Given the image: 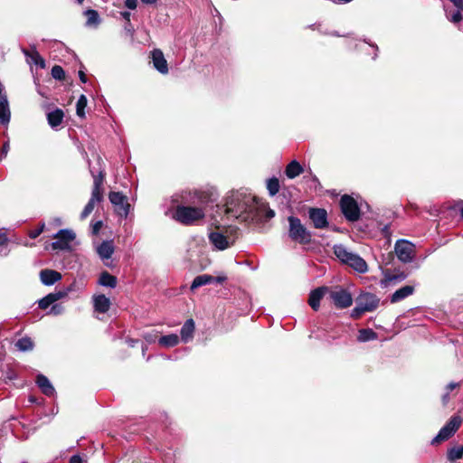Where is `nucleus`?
<instances>
[{
  "mask_svg": "<svg viewBox=\"0 0 463 463\" xmlns=\"http://www.w3.org/2000/svg\"><path fill=\"white\" fill-rule=\"evenodd\" d=\"M459 448H460V450L463 452V445L459 446Z\"/></svg>",
  "mask_w": 463,
  "mask_h": 463,
  "instance_id": "60",
  "label": "nucleus"
},
{
  "mask_svg": "<svg viewBox=\"0 0 463 463\" xmlns=\"http://www.w3.org/2000/svg\"><path fill=\"white\" fill-rule=\"evenodd\" d=\"M458 9L463 10V0H450Z\"/></svg>",
  "mask_w": 463,
  "mask_h": 463,
  "instance_id": "49",
  "label": "nucleus"
},
{
  "mask_svg": "<svg viewBox=\"0 0 463 463\" xmlns=\"http://www.w3.org/2000/svg\"><path fill=\"white\" fill-rule=\"evenodd\" d=\"M69 463H83V459L79 455H74L71 458Z\"/></svg>",
  "mask_w": 463,
  "mask_h": 463,
  "instance_id": "47",
  "label": "nucleus"
},
{
  "mask_svg": "<svg viewBox=\"0 0 463 463\" xmlns=\"http://www.w3.org/2000/svg\"><path fill=\"white\" fill-rule=\"evenodd\" d=\"M0 120L3 123H8L10 120L8 102L5 99L0 100Z\"/></svg>",
  "mask_w": 463,
  "mask_h": 463,
  "instance_id": "29",
  "label": "nucleus"
},
{
  "mask_svg": "<svg viewBox=\"0 0 463 463\" xmlns=\"http://www.w3.org/2000/svg\"><path fill=\"white\" fill-rule=\"evenodd\" d=\"M379 298L373 293H362L356 298V307L352 310L351 317L359 318L365 312L375 310L379 305Z\"/></svg>",
  "mask_w": 463,
  "mask_h": 463,
  "instance_id": "5",
  "label": "nucleus"
},
{
  "mask_svg": "<svg viewBox=\"0 0 463 463\" xmlns=\"http://www.w3.org/2000/svg\"><path fill=\"white\" fill-rule=\"evenodd\" d=\"M377 337L376 333L372 329H361L358 334V340L360 342H367L373 340Z\"/></svg>",
  "mask_w": 463,
  "mask_h": 463,
  "instance_id": "31",
  "label": "nucleus"
},
{
  "mask_svg": "<svg viewBox=\"0 0 463 463\" xmlns=\"http://www.w3.org/2000/svg\"><path fill=\"white\" fill-rule=\"evenodd\" d=\"M99 284L104 287L114 288L117 286V279L107 271L100 274Z\"/></svg>",
  "mask_w": 463,
  "mask_h": 463,
  "instance_id": "26",
  "label": "nucleus"
},
{
  "mask_svg": "<svg viewBox=\"0 0 463 463\" xmlns=\"http://www.w3.org/2000/svg\"><path fill=\"white\" fill-rule=\"evenodd\" d=\"M460 215H461V218L463 219V202H462V207L460 209Z\"/></svg>",
  "mask_w": 463,
  "mask_h": 463,
  "instance_id": "59",
  "label": "nucleus"
},
{
  "mask_svg": "<svg viewBox=\"0 0 463 463\" xmlns=\"http://www.w3.org/2000/svg\"><path fill=\"white\" fill-rule=\"evenodd\" d=\"M288 222V237L289 239L299 244H308L312 240L311 232L301 222L300 219L295 216H289Z\"/></svg>",
  "mask_w": 463,
  "mask_h": 463,
  "instance_id": "3",
  "label": "nucleus"
},
{
  "mask_svg": "<svg viewBox=\"0 0 463 463\" xmlns=\"http://www.w3.org/2000/svg\"><path fill=\"white\" fill-rule=\"evenodd\" d=\"M445 12H446V16H447V18H448L450 22H452V23H454V24H458V23H459V22L462 20V15H461V14H460V12H459L458 10V11H455V12H454L453 14H451L449 13V11H448L447 9L445 10Z\"/></svg>",
  "mask_w": 463,
  "mask_h": 463,
  "instance_id": "41",
  "label": "nucleus"
},
{
  "mask_svg": "<svg viewBox=\"0 0 463 463\" xmlns=\"http://www.w3.org/2000/svg\"><path fill=\"white\" fill-rule=\"evenodd\" d=\"M15 346L18 350L25 352L30 351L33 347V343L29 337H23L16 341Z\"/></svg>",
  "mask_w": 463,
  "mask_h": 463,
  "instance_id": "30",
  "label": "nucleus"
},
{
  "mask_svg": "<svg viewBox=\"0 0 463 463\" xmlns=\"http://www.w3.org/2000/svg\"><path fill=\"white\" fill-rule=\"evenodd\" d=\"M7 242L6 234L0 231V246L5 245Z\"/></svg>",
  "mask_w": 463,
  "mask_h": 463,
  "instance_id": "48",
  "label": "nucleus"
},
{
  "mask_svg": "<svg viewBox=\"0 0 463 463\" xmlns=\"http://www.w3.org/2000/svg\"><path fill=\"white\" fill-rule=\"evenodd\" d=\"M53 303L54 301L52 300V297L51 296V294H48L47 296H45L44 298L38 301V305L41 309H46Z\"/></svg>",
  "mask_w": 463,
  "mask_h": 463,
  "instance_id": "39",
  "label": "nucleus"
},
{
  "mask_svg": "<svg viewBox=\"0 0 463 463\" xmlns=\"http://www.w3.org/2000/svg\"><path fill=\"white\" fill-rule=\"evenodd\" d=\"M213 279H214L213 282L219 283V284H221V283H222V282H224L226 280V277L225 276L213 277Z\"/></svg>",
  "mask_w": 463,
  "mask_h": 463,
  "instance_id": "50",
  "label": "nucleus"
},
{
  "mask_svg": "<svg viewBox=\"0 0 463 463\" xmlns=\"http://www.w3.org/2000/svg\"><path fill=\"white\" fill-rule=\"evenodd\" d=\"M141 2L146 5H155L157 0H141Z\"/></svg>",
  "mask_w": 463,
  "mask_h": 463,
  "instance_id": "55",
  "label": "nucleus"
},
{
  "mask_svg": "<svg viewBox=\"0 0 463 463\" xmlns=\"http://www.w3.org/2000/svg\"><path fill=\"white\" fill-rule=\"evenodd\" d=\"M86 16L88 25H98L100 22L99 15L95 10H88L86 12Z\"/></svg>",
  "mask_w": 463,
  "mask_h": 463,
  "instance_id": "34",
  "label": "nucleus"
},
{
  "mask_svg": "<svg viewBox=\"0 0 463 463\" xmlns=\"http://www.w3.org/2000/svg\"><path fill=\"white\" fill-rule=\"evenodd\" d=\"M327 297L331 303L338 309L347 308L353 304L351 292L342 286L327 287Z\"/></svg>",
  "mask_w": 463,
  "mask_h": 463,
  "instance_id": "4",
  "label": "nucleus"
},
{
  "mask_svg": "<svg viewBox=\"0 0 463 463\" xmlns=\"http://www.w3.org/2000/svg\"><path fill=\"white\" fill-rule=\"evenodd\" d=\"M92 299L95 311L102 314L109 311L110 307V300L105 295H95Z\"/></svg>",
  "mask_w": 463,
  "mask_h": 463,
  "instance_id": "17",
  "label": "nucleus"
},
{
  "mask_svg": "<svg viewBox=\"0 0 463 463\" xmlns=\"http://www.w3.org/2000/svg\"><path fill=\"white\" fill-rule=\"evenodd\" d=\"M3 151H4V153H5V154H6V153H7V151H8V145H7V144H5V145L4 146V147H3Z\"/></svg>",
  "mask_w": 463,
  "mask_h": 463,
  "instance_id": "57",
  "label": "nucleus"
},
{
  "mask_svg": "<svg viewBox=\"0 0 463 463\" xmlns=\"http://www.w3.org/2000/svg\"><path fill=\"white\" fill-rule=\"evenodd\" d=\"M158 343L165 347H173L179 343V336L176 334L164 335L159 338Z\"/></svg>",
  "mask_w": 463,
  "mask_h": 463,
  "instance_id": "28",
  "label": "nucleus"
},
{
  "mask_svg": "<svg viewBox=\"0 0 463 463\" xmlns=\"http://www.w3.org/2000/svg\"><path fill=\"white\" fill-rule=\"evenodd\" d=\"M125 30L132 36L133 33H134V28L133 26L131 25L130 23H128V24L126 25L125 27Z\"/></svg>",
  "mask_w": 463,
  "mask_h": 463,
  "instance_id": "51",
  "label": "nucleus"
},
{
  "mask_svg": "<svg viewBox=\"0 0 463 463\" xmlns=\"http://www.w3.org/2000/svg\"><path fill=\"white\" fill-rule=\"evenodd\" d=\"M102 198V187H99V184L93 185L90 200L99 203Z\"/></svg>",
  "mask_w": 463,
  "mask_h": 463,
  "instance_id": "38",
  "label": "nucleus"
},
{
  "mask_svg": "<svg viewBox=\"0 0 463 463\" xmlns=\"http://www.w3.org/2000/svg\"><path fill=\"white\" fill-rule=\"evenodd\" d=\"M79 76H80V80L82 83H86L87 82V77L85 75V73L81 71H79Z\"/></svg>",
  "mask_w": 463,
  "mask_h": 463,
  "instance_id": "52",
  "label": "nucleus"
},
{
  "mask_svg": "<svg viewBox=\"0 0 463 463\" xmlns=\"http://www.w3.org/2000/svg\"><path fill=\"white\" fill-rule=\"evenodd\" d=\"M61 279V273L53 269H43L40 272V279L43 285L51 286Z\"/></svg>",
  "mask_w": 463,
  "mask_h": 463,
  "instance_id": "16",
  "label": "nucleus"
},
{
  "mask_svg": "<svg viewBox=\"0 0 463 463\" xmlns=\"http://www.w3.org/2000/svg\"><path fill=\"white\" fill-rule=\"evenodd\" d=\"M109 199L115 206L118 214L125 218L128 215L130 204L128 203V199L124 194L119 192H110Z\"/></svg>",
  "mask_w": 463,
  "mask_h": 463,
  "instance_id": "11",
  "label": "nucleus"
},
{
  "mask_svg": "<svg viewBox=\"0 0 463 463\" xmlns=\"http://www.w3.org/2000/svg\"><path fill=\"white\" fill-rule=\"evenodd\" d=\"M64 311V307L61 304L52 305L51 309L48 311V315L59 316L62 314Z\"/></svg>",
  "mask_w": 463,
  "mask_h": 463,
  "instance_id": "43",
  "label": "nucleus"
},
{
  "mask_svg": "<svg viewBox=\"0 0 463 463\" xmlns=\"http://www.w3.org/2000/svg\"><path fill=\"white\" fill-rule=\"evenodd\" d=\"M145 338L146 339V341L148 342H152L154 341V339L152 338V336H148V335H146Z\"/></svg>",
  "mask_w": 463,
  "mask_h": 463,
  "instance_id": "58",
  "label": "nucleus"
},
{
  "mask_svg": "<svg viewBox=\"0 0 463 463\" xmlns=\"http://www.w3.org/2000/svg\"><path fill=\"white\" fill-rule=\"evenodd\" d=\"M267 189L269 195L274 196L279 191V181L277 177H271L267 181Z\"/></svg>",
  "mask_w": 463,
  "mask_h": 463,
  "instance_id": "32",
  "label": "nucleus"
},
{
  "mask_svg": "<svg viewBox=\"0 0 463 463\" xmlns=\"http://www.w3.org/2000/svg\"><path fill=\"white\" fill-rule=\"evenodd\" d=\"M79 3H82L84 0H77Z\"/></svg>",
  "mask_w": 463,
  "mask_h": 463,
  "instance_id": "61",
  "label": "nucleus"
},
{
  "mask_svg": "<svg viewBox=\"0 0 463 463\" xmlns=\"http://www.w3.org/2000/svg\"><path fill=\"white\" fill-rule=\"evenodd\" d=\"M414 292V287L411 285H406L397 289L390 298L392 303H397L409 296L412 295Z\"/></svg>",
  "mask_w": 463,
  "mask_h": 463,
  "instance_id": "19",
  "label": "nucleus"
},
{
  "mask_svg": "<svg viewBox=\"0 0 463 463\" xmlns=\"http://www.w3.org/2000/svg\"><path fill=\"white\" fill-rule=\"evenodd\" d=\"M36 383L42 392L46 396L52 397L55 394V389L49 381V379L43 374H38L36 378Z\"/></svg>",
  "mask_w": 463,
  "mask_h": 463,
  "instance_id": "18",
  "label": "nucleus"
},
{
  "mask_svg": "<svg viewBox=\"0 0 463 463\" xmlns=\"http://www.w3.org/2000/svg\"><path fill=\"white\" fill-rule=\"evenodd\" d=\"M96 203L97 202L92 201L90 199L89 200L88 203L86 204V206L80 213L81 220L86 219L92 213Z\"/></svg>",
  "mask_w": 463,
  "mask_h": 463,
  "instance_id": "37",
  "label": "nucleus"
},
{
  "mask_svg": "<svg viewBox=\"0 0 463 463\" xmlns=\"http://www.w3.org/2000/svg\"><path fill=\"white\" fill-rule=\"evenodd\" d=\"M213 281H214V279H213V276H212V275H209V274L199 275L194 278L190 288L192 291H194V289H196L202 286L213 283Z\"/></svg>",
  "mask_w": 463,
  "mask_h": 463,
  "instance_id": "23",
  "label": "nucleus"
},
{
  "mask_svg": "<svg viewBox=\"0 0 463 463\" xmlns=\"http://www.w3.org/2000/svg\"><path fill=\"white\" fill-rule=\"evenodd\" d=\"M121 14H122L123 18L126 19L129 23L130 13L129 12H123Z\"/></svg>",
  "mask_w": 463,
  "mask_h": 463,
  "instance_id": "54",
  "label": "nucleus"
},
{
  "mask_svg": "<svg viewBox=\"0 0 463 463\" xmlns=\"http://www.w3.org/2000/svg\"><path fill=\"white\" fill-rule=\"evenodd\" d=\"M90 173H91V175L93 176V179H94L93 185L99 184V187H102V184H103V180H104V174H103V172L100 171L98 175H95L92 171H90Z\"/></svg>",
  "mask_w": 463,
  "mask_h": 463,
  "instance_id": "44",
  "label": "nucleus"
},
{
  "mask_svg": "<svg viewBox=\"0 0 463 463\" xmlns=\"http://www.w3.org/2000/svg\"><path fill=\"white\" fill-rule=\"evenodd\" d=\"M303 171L304 169L298 161L293 160L287 165L285 174L288 178L293 179L303 173Z\"/></svg>",
  "mask_w": 463,
  "mask_h": 463,
  "instance_id": "24",
  "label": "nucleus"
},
{
  "mask_svg": "<svg viewBox=\"0 0 463 463\" xmlns=\"http://www.w3.org/2000/svg\"><path fill=\"white\" fill-rule=\"evenodd\" d=\"M52 76L55 79V80H62L64 79L65 77V72L63 71V69L59 66V65H55L52 68Z\"/></svg>",
  "mask_w": 463,
  "mask_h": 463,
  "instance_id": "40",
  "label": "nucleus"
},
{
  "mask_svg": "<svg viewBox=\"0 0 463 463\" xmlns=\"http://www.w3.org/2000/svg\"><path fill=\"white\" fill-rule=\"evenodd\" d=\"M414 244L405 240H399L395 243V253L398 259L404 262L408 263L412 261L415 256Z\"/></svg>",
  "mask_w": 463,
  "mask_h": 463,
  "instance_id": "9",
  "label": "nucleus"
},
{
  "mask_svg": "<svg viewBox=\"0 0 463 463\" xmlns=\"http://www.w3.org/2000/svg\"><path fill=\"white\" fill-rule=\"evenodd\" d=\"M175 219L179 222L190 225L204 217V211L201 207L178 205L175 209Z\"/></svg>",
  "mask_w": 463,
  "mask_h": 463,
  "instance_id": "6",
  "label": "nucleus"
},
{
  "mask_svg": "<svg viewBox=\"0 0 463 463\" xmlns=\"http://www.w3.org/2000/svg\"><path fill=\"white\" fill-rule=\"evenodd\" d=\"M459 386V383H449L447 386H446V389H445V393L442 395L441 397V401H442V403L443 405H447L449 401V392H452L453 390H455L456 388H458Z\"/></svg>",
  "mask_w": 463,
  "mask_h": 463,
  "instance_id": "35",
  "label": "nucleus"
},
{
  "mask_svg": "<svg viewBox=\"0 0 463 463\" xmlns=\"http://www.w3.org/2000/svg\"><path fill=\"white\" fill-rule=\"evenodd\" d=\"M45 224L42 223L37 229L29 232V237L32 239L37 238L44 230Z\"/></svg>",
  "mask_w": 463,
  "mask_h": 463,
  "instance_id": "45",
  "label": "nucleus"
},
{
  "mask_svg": "<svg viewBox=\"0 0 463 463\" xmlns=\"http://www.w3.org/2000/svg\"><path fill=\"white\" fill-rule=\"evenodd\" d=\"M308 214L309 219L312 221L315 228L323 229L327 226V213L325 209L311 208Z\"/></svg>",
  "mask_w": 463,
  "mask_h": 463,
  "instance_id": "12",
  "label": "nucleus"
},
{
  "mask_svg": "<svg viewBox=\"0 0 463 463\" xmlns=\"http://www.w3.org/2000/svg\"><path fill=\"white\" fill-rule=\"evenodd\" d=\"M352 0H333L334 3H338V4H345V3H349Z\"/></svg>",
  "mask_w": 463,
  "mask_h": 463,
  "instance_id": "56",
  "label": "nucleus"
},
{
  "mask_svg": "<svg viewBox=\"0 0 463 463\" xmlns=\"http://www.w3.org/2000/svg\"><path fill=\"white\" fill-rule=\"evenodd\" d=\"M463 456V452L460 450L459 447H454L450 449L448 452V458L450 461H456L459 458H461Z\"/></svg>",
  "mask_w": 463,
  "mask_h": 463,
  "instance_id": "36",
  "label": "nucleus"
},
{
  "mask_svg": "<svg viewBox=\"0 0 463 463\" xmlns=\"http://www.w3.org/2000/svg\"><path fill=\"white\" fill-rule=\"evenodd\" d=\"M63 117V111L60 109H56L47 114V120L52 128H56L61 124Z\"/></svg>",
  "mask_w": 463,
  "mask_h": 463,
  "instance_id": "22",
  "label": "nucleus"
},
{
  "mask_svg": "<svg viewBox=\"0 0 463 463\" xmlns=\"http://www.w3.org/2000/svg\"><path fill=\"white\" fill-rule=\"evenodd\" d=\"M101 225H102V222H97L94 225H93V232L95 233H97L99 229L101 228Z\"/></svg>",
  "mask_w": 463,
  "mask_h": 463,
  "instance_id": "53",
  "label": "nucleus"
},
{
  "mask_svg": "<svg viewBox=\"0 0 463 463\" xmlns=\"http://www.w3.org/2000/svg\"><path fill=\"white\" fill-rule=\"evenodd\" d=\"M97 252L102 260H109L114 252V245L111 241H105L97 248Z\"/></svg>",
  "mask_w": 463,
  "mask_h": 463,
  "instance_id": "20",
  "label": "nucleus"
},
{
  "mask_svg": "<svg viewBox=\"0 0 463 463\" xmlns=\"http://www.w3.org/2000/svg\"><path fill=\"white\" fill-rule=\"evenodd\" d=\"M209 241L216 250H223L233 244V241L224 236L220 232H213L209 234Z\"/></svg>",
  "mask_w": 463,
  "mask_h": 463,
  "instance_id": "13",
  "label": "nucleus"
},
{
  "mask_svg": "<svg viewBox=\"0 0 463 463\" xmlns=\"http://www.w3.org/2000/svg\"><path fill=\"white\" fill-rule=\"evenodd\" d=\"M194 328L195 326L193 319H187L184 322L181 328V339L184 343H187L193 338Z\"/></svg>",
  "mask_w": 463,
  "mask_h": 463,
  "instance_id": "21",
  "label": "nucleus"
},
{
  "mask_svg": "<svg viewBox=\"0 0 463 463\" xmlns=\"http://www.w3.org/2000/svg\"><path fill=\"white\" fill-rule=\"evenodd\" d=\"M343 214L349 222H355L360 218V209L357 203L350 195H343L340 200Z\"/></svg>",
  "mask_w": 463,
  "mask_h": 463,
  "instance_id": "8",
  "label": "nucleus"
},
{
  "mask_svg": "<svg viewBox=\"0 0 463 463\" xmlns=\"http://www.w3.org/2000/svg\"><path fill=\"white\" fill-rule=\"evenodd\" d=\"M407 273H405L404 271H398L396 273L387 272L384 275V279L383 283L391 284L395 282H401L407 278Z\"/></svg>",
  "mask_w": 463,
  "mask_h": 463,
  "instance_id": "27",
  "label": "nucleus"
},
{
  "mask_svg": "<svg viewBox=\"0 0 463 463\" xmlns=\"http://www.w3.org/2000/svg\"><path fill=\"white\" fill-rule=\"evenodd\" d=\"M327 295V287L323 286L312 290L309 294L308 304L313 310L317 311L320 307V300Z\"/></svg>",
  "mask_w": 463,
  "mask_h": 463,
  "instance_id": "15",
  "label": "nucleus"
},
{
  "mask_svg": "<svg viewBox=\"0 0 463 463\" xmlns=\"http://www.w3.org/2000/svg\"><path fill=\"white\" fill-rule=\"evenodd\" d=\"M461 423L462 418L459 415L452 416L432 439L431 444H438L449 439L459 429Z\"/></svg>",
  "mask_w": 463,
  "mask_h": 463,
  "instance_id": "7",
  "label": "nucleus"
},
{
  "mask_svg": "<svg viewBox=\"0 0 463 463\" xmlns=\"http://www.w3.org/2000/svg\"><path fill=\"white\" fill-rule=\"evenodd\" d=\"M137 0H126L125 5L131 10H134L137 8Z\"/></svg>",
  "mask_w": 463,
  "mask_h": 463,
  "instance_id": "46",
  "label": "nucleus"
},
{
  "mask_svg": "<svg viewBox=\"0 0 463 463\" xmlns=\"http://www.w3.org/2000/svg\"><path fill=\"white\" fill-rule=\"evenodd\" d=\"M333 249L335 255L342 263L350 266L359 273H365L368 270L366 261L358 254L349 250L345 246L336 244Z\"/></svg>",
  "mask_w": 463,
  "mask_h": 463,
  "instance_id": "2",
  "label": "nucleus"
},
{
  "mask_svg": "<svg viewBox=\"0 0 463 463\" xmlns=\"http://www.w3.org/2000/svg\"><path fill=\"white\" fill-rule=\"evenodd\" d=\"M23 53L30 59V62L39 65L42 68H44L45 61L40 56L37 51L33 50L32 52H30L28 50L23 48L22 49Z\"/></svg>",
  "mask_w": 463,
  "mask_h": 463,
  "instance_id": "25",
  "label": "nucleus"
},
{
  "mask_svg": "<svg viewBox=\"0 0 463 463\" xmlns=\"http://www.w3.org/2000/svg\"><path fill=\"white\" fill-rule=\"evenodd\" d=\"M151 58L154 68L162 74L168 72L167 61L164 56V53L159 49H155L151 52Z\"/></svg>",
  "mask_w": 463,
  "mask_h": 463,
  "instance_id": "14",
  "label": "nucleus"
},
{
  "mask_svg": "<svg viewBox=\"0 0 463 463\" xmlns=\"http://www.w3.org/2000/svg\"><path fill=\"white\" fill-rule=\"evenodd\" d=\"M70 288H67L66 290H60V291H56V292H53V293H50L51 296L52 297V300L54 302L65 298L68 293L70 292Z\"/></svg>",
  "mask_w": 463,
  "mask_h": 463,
  "instance_id": "42",
  "label": "nucleus"
},
{
  "mask_svg": "<svg viewBox=\"0 0 463 463\" xmlns=\"http://www.w3.org/2000/svg\"><path fill=\"white\" fill-rule=\"evenodd\" d=\"M225 207L227 214L245 222H266L275 216L268 203L242 191L232 192L226 198Z\"/></svg>",
  "mask_w": 463,
  "mask_h": 463,
  "instance_id": "1",
  "label": "nucleus"
},
{
  "mask_svg": "<svg viewBox=\"0 0 463 463\" xmlns=\"http://www.w3.org/2000/svg\"><path fill=\"white\" fill-rule=\"evenodd\" d=\"M87 98L85 95H80L76 104V114L80 118L85 117V108L87 107Z\"/></svg>",
  "mask_w": 463,
  "mask_h": 463,
  "instance_id": "33",
  "label": "nucleus"
},
{
  "mask_svg": "<svg viewBox=\"0 0 463 463\" xmlns=\"http://www.w3.org/2000/svg\"><path fill=\"white\" fill-rule=\"evenodd\" d=\"M76 235L69 229L60 230L54 236L55 241L52 243L53 250H69L71 249V243L74 241Z\"/></svg>",
  "mask_w": 463,
  "mask_h": 463,
  "instance_id": "10",
  "label": "nucleus"
}]
</instances>
